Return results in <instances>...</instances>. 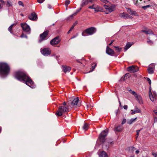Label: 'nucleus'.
Segmentation results:
<instances>
[{
	"label": "nucleus",
	"mask_w": 157,
	"mask_h": 157,
	"mask_svg": "<svg viewBox=\"0 0 157 157\" xmlns=\"http://www.w3.org/2000/svg\"><path fill=\"white\" fill-rule=\"evenodd\" d=\"M15 77L19 81H25V84L31 88H34L35 86L33 81L24 71H18L16 72Z\"/></svg>",
	"instance_id": "f257e3e1"
},
{
	"label": "nucleus",
	"mask_w": 157,
	"mask_h": 157,
	"mask_svg": "<svg viewBox=\"0 0 157 157\" xmlns=\"http://www.w3.org/2000/svg\"><path fill=\"white\" fill-rule=\"evenodd\" d=\"M10 68L8 64L4 63H0V75L2 77H4L9 74Z\"/></svg>",
	"instance_id": "f03ea898"
},
{
	"label": "nucleus",
	"mask_w": 157,
	"mask_h": 157,
	"mask_svg": "<svg viewBox=\"0 0 157 157\" xmlns=\"http://www.w3.org/2000/svg\"><path fill=\"white\" fill-rule=\"evenodd\" d=\"M96 31V29L93 27L87 29L82 33L83 36H86L88 35H91L95 33Z\"/></svg>",
	"instance_id": "7ed1b4c3"
},
{
	"label": "nucleus",
	"mask_w": 157,
	"mask_h": 157,
	"mask_svg": "<svg viewBox=\"0 0 157 157\" xmlns=\"http://www.w3.org/2000/svg\"><path fill=\"white\" fill-rule=\"evenodd\" d=\"M68 111V109L67 107L61 106L59 107L58 110L56 113V115L57 116H60L62 115L63 113L67 112Z\"/></svg>",
	"instance_id": "20e7f679"
},
{
	"label": "nucleus",
	"mask_w": 157,
	"mask_h": 157,
	"mask_svg": "<svg viewBox=\"0 0 157 157\" xmlns=\"http://www.w3.org/2000/svg\"><path fill=\"white\" fill-rule=\"evenodd\" d=\"M128 91L130 92V93L134 95L136 99L140 104L143 103L142 98L140 95L137 94L135 92L132 91L131 89L128 90Z\"/></svg>",
	"instance_id": "39448f33"
},
{
	"label": "nucleus",
	"mask_w": 157,
	"mask_h": 157,
	"mask_svg": "<svg viewBox=\"0 0 157 157\" xmlns=\"http://www.w3.org/2000/svg\"><path fill=\"white\" fill-rule=\"evenodd\" d=\"M108 130H103L100 134L99 139L100 141L104 142L105 140V138L107 135Z\"/></svg>",
	"instance_id": "423d86ee"
},
{
	"label": "nucleus",
	"mask_w": 157,
	"mask_h": 157,
	"mask_svg": "<svg viewBox=\"0 0 157 157\" xmlns=\"http://www.w3.org/2000/svg\"><path fill=\"white\" fill-rule=\"evenodd\" d=\"M48 33V31H46L44 32L43 33L40 34V39L39 40V42L41 43L43 41L46 40L47 36Z\"/></svg>",
	"instance_id": "0eeeda50"
},
{
	"label": "nucleus",
	"mask_w": 157,
	"mask_h": 157,
	"mask_svg": "<svg viewBox=\"0 0 157 157\" xmlns=\"http://www.w3.org/2000/svg\"><path fill=\"white\" fill-rule=\"evenodd\" d=\"M115 5L113 4L110 5H104L103 6L104 8L109 13H111L113 11L115 8Z\"/></svg>",
	"instance_id": "6e6552de"
},
{
	"label": "nucleus",
	"mask_w": 157,
	"mask_h": 157,
	"mask_svg": "<svg viewBox=\"0 0 157 157\" xmlns=\"http://www.w3.org/2000/svg\"><path fill=\"white\" fill-rule=\"evenodd\" d=\"M21 26L22 27V29L28 34L30 33V28L29 26L26 23H21Z\"/></svg>",
	"instance_id": "1a4fd4ad"
},
{
	"label": "nucleus",
	"mask_w": 157,
	"mask_h": 157,
	"mask_svg": "<svg viewBox=\"0 0 157 157\" xmlns=\"http://www.w3.org/2000/svg\"><path fill=\"white\" fill-rule=\"evenodd\" d=\"M149 94L150 98L152 101H154L157 99V95L156 93L155 92H153L152 94L150 88Z\"/></svg>",
	"instance_id": "9d476101"
},
{
	"label": "nucleus",
	"mask_w": 157,
	"mask_h": 157,
	"mask_svg": "<svg viewBox=\"0 0 157 157\" xmlns=\"http://www.w3.org/2000/svg\"><path fill=\"white\" fill-rule=\"evenodd\" d=\"M41 53L44 56H48L51 54V51L50 48H45L40 49Z\"/></svg>",
	"instance_id": "9b49d317"
},
{
	"label": "nucleus",
	"mask_w": 157,
	"mask_h": 157,
	"mask_svg": "<svg viewBox=\"0 0 157 157\" xmlns=\"http://www.w3.org/2000/svg\"><path fill=\"white\" fill-rule=\"evenodd\" d=\"M60 41V39L59 37H56L50 42V44L52 45H56L58 44Z\"/></svg>",
	"instance_id": "f8f14e48"
},
{
	"label": "nucleus",
	"mask_w": 157,
	"mask_h": 157,
	"mask_svg": "<svg viewBox=\"0 0 157 157\" xmlns=\"http://www.w3.org/2000/svg\"><path fill=\"white\" fill-rule=\"evenodd\" d=\"M127 69L130 72H134L138 71L139 70V68L137 67L131 66L128 67Z\"/></svg>",
	"instance_id": "ddd939ff"
},
{
	"label": "nucleus",
	"mask_w": 157,
	"mask_h": 157,
	"mask_svg": "<svg viewBox=\"0 0 157 157\" xmlns=\"http://www.w3.org/2000/svg\"><path fill=\"white\" fill-rule=\"evenodd\" d=\"M155 69V65L154 63H152L150 64L148 68V73L150 74H152L154 73Z\"/></svg>",
	"instance_id": "4468645a"
},
{
	"label": "nucleus",
	"mask_w": 157,
	"mask_h": 157,
	"mask_svg": "<svg viewBox=\"0 0 157 157\" xmlns=\"http://www.w3.org/2000/svg\"><path fill=\"white\" fill-rule=\"evenodd\" d=\"M106 52L107 54L110 56H113L114 54V52L112 49L107 46Z\"/></svg>",
	"instance_id": "2eb2a0df"
},
{
	"label": "nucleus",
	"mask_w": 157,
	"mask_h": 157,
	"mask_svg": "<svg viewBox=\"0 0 157 157\" xmlns=\"http://www.w3.org/2000/svg\"><path fill=\"white\" fill-rule=\"evenodd\" d=\"M37 17L36 13H32L29 16V18L30 20L34 21L37 19Z\"/></svg>",
	"instance_id": "dca6fc26"
},
{
	"label": "nucleus",
	"mask_w": 157,
	"mask_h": 157,
	"mask_svg": "<svg viewBox=\"0 0 157 157\" xmlns=\"http://www.w3.org/2000/svg\"><path fill=\"white\" fill-rule=\"evenodd\" d=\"M119 16L121 17H122L124 18H131L132 17L131 16L129 15L128 14L125 13H120L119 14Z\"/></svg>",
	"instance_id": "f3484780"
},
{
	"label": "nucleus",
	"mask_w": 157,
	"mask_h": 157,
	"mask_svg": "<svg viewBox=\"0 0 157 157\" xmlns=\"http://www.w3.org/2000/svg\"><path fill=\"white\" fill-rule=\"evenodd\" d=\"M131 111H132L131 113L132 115L134 114L137 113H140L141 112V110L139 109L136 106L135 107L134 110H131Z\"/></svg>",
	"instance_id": "a211bd4d"
},
{
	"label": "nucleus",
	"mask_w": 157,
	"mask_h": 157,
	"mask_svg": "<svg viewBox=\"0 0 157 157\" xmlns=\"http://www.w3.org/2000/svg\"><path fill=\"white\" fill-rule=\"evenodd\" d=\"M79 101V98L77 97L75 98L71 102V105L72 106H74L77 105Z\"/></svg>",
	"instance_id": "6ab92c4d"
},
{
	"label": "nucleus",
	"mask_w": 157,
	"mask_h": 157,
	"mask_svg": "<svg viewBox=\"0 0 157 157\" xmlns=\"http://www.w3.org/2000/svg\"><path fill=\"white\" fill-rule=\"evenodd\" d=\"M63 71L65 73L69 72L71 70V68L67 66H63Z\"/></svg>",
	"instance_id": "aec40b11"
},
{
	"label": "nucleus",
	"mask_w": 157,
	"mask_h": 157,
	"mask_svg": "<svg viewBox=\"0 0 157 157\" xmlns=\"http://www.w3.org/2000/svg\"><path fill=\"white\" fill-rule=\"evenodd\" d=\"M123 129V126L121 125H120L115 127L114 131L115 132H120Z\"/></svg>",
	"instance_id": "412c9836"
},
{
	"label": "nucleus",
	"mask_w": 157,
	"mask_h": 157,
	"mask_svg": "<svg viewBox=\"0 0 157 157\" xmlns=\"http://www.w3.org/2000/svg\"><path fill=\"white\" fill-rule=\"evenodd\" d=\"M99 157H107V155L105 152L102 151L99 155Z\"/></svg>",
	"instance_id": "4be33fe9"
},
{
	"label": "nucleus",
	"mask_w": 157,
	"mask_h": 157,
	"mask_svg": "<svg viewBox=\"0 0 157 157\" xmlns=\"http://www.w3.org/2000/svg\"><path fill=\"white\" fill-rule=\"evenodd\" d=\"M136 119L137 118L136 117L134 119L132 118L130 120H128L127 121V123L130 124H131L134 122L135 120H136Z\"/></svg>",
	"instance_id": "5701e85b"
},
{
	"label": "nucleus",
	"mask_w": 157,
	"mask_h": 157,
	"mask_svg": "<svg viewBox=\"0 0 157 157\" xmlns=\"http://www.w3.org/2000/svg\"><path fill=\"white\" fill-rule=\"evenodd\" d=\"M94 8V10L96 12L100 11L101 10V8L97 5H96Z\"/></svg>",
	"instance_id": "b1692460"
},
{
	"label": "nucleus",
	"mask_w": 157,
	"mask_h": 157,
	"mask_svg": "<svg viewBox=\"0 0 157 157\" xmlns=\"http://www.w3.org/2000/svg\"><path fill=\"white\" fill-rule=\"evenodd\" d=\"M132 44L129 43H128L124 48V51H126L128 49L132 46Z\"/></svg>",
	"instance_id": "393cba45"
},
{
	"label": "nucleus",
	"mask_w": 157,
	"mask_h": 157,
	"mask_svg": "<svg viewBox=\"0 0 157 157\" xmlns=\"http://www.w3.org/2000/svg\"><path fill=\"white\" fill-rule=\"evenodd\" d=\"M16 25V24H13L12 25H11L8 28V30L9 31L10 33H11L13 34V32L11 31L14 25Z\"/></svg>",
	"instance_id": "a878e982"
},
{
	"label": "nucleus",
	"mask_w": 157,
	"mask_h": 157,
	"mask_svg": "<svg viewBox=\"0 0 157 157\" xmlns=\"http://www.w3.org/2000/svg\"><path fill=\"white\" fill-rule=\"evenodd\" d=\"M142 31L144 33L146 34H150L152 33L151 31L149 29L147 30H143Z\"/></svg>",
	"instance_id": "bb28decb"
},
{
	"label": "nucleus",
	"mask_w": 157,
	"mask_h": 157,
	"mask_svg": "<svg viewBox=\"0 0 157 157\" xmlns=\"http://www.w3.org/2000/svg\"><path fill=\"white\" fill-rule=\"evenodd\" d=\"M130 76V75L129 73H127L124 75V77H122L121 78L122 80H125L126 79H127L128 78H129Z\"/></svg>",
	"instance_id": "cd10ccee"
},
{
	"label": "nucleus",
	"mask_w": 157,
	"mask_h": 157,
	"mask_svg": "<svg viewBox=\"0 0 157 157\" xmlns=\"http://www.w3.org/2000/svg\"><path fill=\"white\" fill-rule=\"evenodd\" d=\"M88 4V3L87 1V0H83L82 1L81 6H84L87 5Z\"/></svg>",
	"instance_id": "c85d7f7f"
},
{
	"label": "nucleus",
	"mask_w": 157,
	"mask_h": 157,
	"mask_svg": "<svg viewBox=\"0 0 157 157\" xmlns=\"http://www.w3.org/2000/svg\"><path fill=\"white\" fill-rule=\"evenodd\" d=\"M88 125L87 123H85L83 127V129L85 130H86L88 128Z\"/></svg>",
	"instance_id": "c756f323"
},
{
	"label": "nucleus",
	"mask_w": 157,
	"mask_h": 157,
	"mask_svg": "<svg viewBox=\"0 0 157 157\" xmlns=\"http://www.w3.org/2000/svg\"><path fill=\"white\" fill-rule=\"evenodd\" d=\"M113 47L115 48L117 52H120L122 49L121 48H120L118 46H114Z\"/></svg>",
	"instance_id": "7c9ffc66"
},
{
	"label": "nucleus",
	"mask_w": 157,
	"mask_h": 157,
	"mask_svg": "<svg viewBox=\"0 0 157 157\" xmlns=\"http://www.w3.org/2000/svg\"><path fill=\"white\" fill-rule=\"evenodd\" d=\"M96 65H97V64H95V65H94V66L92 65V69L89 72H91L93 71L94 70L95 68V67L96 66Z\"/></svg>",
	"instance_id": "2f4dec72"
},
{
	"label": "nucleus",
	"mask_w": 157,
	"mask_h": 157,
	"mask_svg": "<svg viewBox=\"0 0 157 157\" xmlns=\"http://www.w3.org/2000/svg\"><path fill=\"white\" fill-rule=\"evenodd\" d=\"M70 3V1L69 0H67L65 1V5L66 6H67Z\"/></svg>",
	"instance_id": "473e14b6"
},
{
	"label": "nucleus",
	"mask_w": 157,
	"mask_h": 157,
	"mask_svg": "<svg viewBox=\"0 0 157 157\" xmlns=\"http://www.w3.org/2000/svg\"><path fill=\"white\" fill-rule=\"evenodd\" d=\"M96 6L95 4H93L91 6H90L88 7V8L90 9H94V7Z\"/></svg>",
	"instance_id": "72a5a7b5"
},
{
	"label": "nucleus",
	"mask_w": 157,
	"mask_h": 157,
	"mask_svg": "<svg viewBox=\"0 0 157 157\" xmlns=\"http://www.w3.org/2000/svg\"><path fill=\"white\" fill-rule=\"evenodd\" d=\"M150 7V6L148 5L146 6H144L142 7V8L144 10L146 9L147 8H149Z\"/></svg>",
	"instance_id": "f704fd0d"
},
{
	"label": "nucleus",
	"mask_w": 157,
	"mask_h": 157,
	"mask_svg": "<svg viewBox=\"0 0 157 157\" xmlns=\"http://www.w3.org/2000/svg\"><path fill=\"white\" fill-rule=\"evenodd\" d=\"M126 120L125 119H124L122 121L121 124H124L126 122Z\"/></svg>",
	"instance_id": "c9c22d12"
},
{
	"label": "nucleus",
	"mask_w": 157,
	"mask_h": 157,
	"mask_svg": "<svg viewBox=\"0 0 157 157\" xmlns=\"http://www.w3.org/2000/svg\"><path fill=\"white\" fill-rule=\"evenodd\" d=\"M128 11L129 13L132 14H133V13H132V10L131 9L128 8Z\"/></svg>",
	"instance_id": "e433bc0d"
},
{
	"label": "nucleus",
	"mask_w": 157,
	"mask_h": 157,
	"mask_svg": "<svg viewBox=\"0 0 157 157\" xmlns=\"http://www.w3.org/2000/svg\"><path fill=\"white\" fill-rule=\"evenodd\" d=\"M147 81H148L149 84L151 85V81L150 79L149 78H147Z\"/></svg>",
	"instance_id": "4c0bfd02"
},
{
	"label": "nucleus",
	"mask_w": 157,
	"mask_h": 157,
	"mask_svg": "<svg viewBox=\"0 0 157 157\" xmlns=\"http://www.w3.org/2000/svg\"><path fill=\"white\" fill-rule=\"evenodd\" d=\"M81 9V8H80L78 9L77 10L76 12L74 13L75 15H76L78 13Z\"/></svg>",
	"instance_id": "58836bf2"
},
{
	"label": "nucleus",
	"mask_w": 157,
	"mask_h": 157,
	"mask_svg": "<svg viewBox=\"0 0 157 157\" xmlns=\"http://www.w3.org/2000/svg\"><path fill=\"white\" fill-rule=\"evenodd\" d=\"M140 131V130H138L136 131V136H137L136 138H137V137L138 136L139 133Z\"/></svg>",
	"instance_id": "ea45409f"
},
{
	"label": "nucleus",
	"mask_w": 157,
	"mask_h": 157,
	"mask_svg": "<svg viewBox=\"0 0 157 157\" xmlns=\"http://www.w3.org/2000/svg\"><path fill=\"white\" fill-rule=\"evenodd\" d=\"M147 42L149 44H153L152 41L151 40H147Z\"/></svg>",
	"instance_id": "a19ab883"
},
{
	"label": "nucleus",
	"mask_w": 157,
	"mask_h": 157,
	"mask_svg": "<svg viewBox=\"0 0 157 157\" xmlns=\"http://www.w3.org/2000/svg\"><path fill=\"white\" fill-rule=\"evenodd\" d=\"M18 4L20 6H23V3L21 1H19L18 2Z\"/></svg>",
	"instance_id": "79ce46f5"
},
{
	"label": "nucleus",
	"mask_w": 157,
	"mask_h": 157,
	"mask_svg": "<svg viewBox=\"0 0 157 157\" xmlns=\"http://www.w3.org/2000/svg\"><path fill=\"white\" fill-rule=\"evenodd\" d=\"M45 0H37L38 2L40 3H42Z\"/></svg>",
	"instance_id": "37998d69"
},
{
	"label": "nucleus",
	"mask_w": 157,
	"mask_h": 157,
	"mask_svg": "<svg viewBox=\"0 0 157 157\" xmlns=\"http://www.w3.org/2000/svg\"><path fill=\"white\" fill-rule=\"evenodd\" d=\"M100 0L105 3H107L108 2V1H107V0Z\"/></svg>",
	"instance_id": "c03bdc74"
},
{
	"label": "nucleus",
	"mask_w": 157,
	"mask_h": 157,
	"mask_svg": "<svg viewBox=\"0 0 157 157\" xmlns=\"http://www.w3.org/2000/svg\"><path fill=\"white\" fill-rule=\"evenodd\" d=\"M152 155L155 157H156L157 156V153H153L152 154Z\"/></svg>",
	"instance_id": "a18cd8bd"
},
{
	"label": "nucleus",
	"mask_w": 157,
	"mask_h": 157,
	"mask_svg": "<svg viewBox=\"0 0 157 157\" xmlns=\"http://www.w3.org/2000/svg\"><path fill=\"white\" fill-rule=\"evenodd\" d=\"M123 108H124V109H127V108H128V106L127 105H124L123 106Z\"/></svg>",
	"instance_id": "49530a36"
},
{
	"label": "nucleus",
	"mask_w": 157,
	"mask_h": 157,
	"mask_svg": "<svg viewBox=\"0 0 157 157\" xmlns=\"http://www.w3.org/2000/svg\"><path fill=\"white\" fill-rule=\"evenodd\" d=\"M131 150H134L135 149H136V148L133 147H131Z\"/></svg>",
	"instance_id": "de8ad7c7"
},
{
	"label": "nucleus",
	"mask_w": 157,
	"mask_h": 157,
	"mask_svg": "<svg viewBox=\"0 0 157 157\" xmlns=\"http://www.w3.org/2000/svg\"><path fill=\"white\" fill-rule=\"evenodd\" d=\"M140 152V151L138 150H137L136 151L135 153L136 154H138Z\"/></svg>",
	"instance_id": "09e8293b"
},
{
	"label": "nucleus",
	"mask_w": 157,
	"mask_h": 157,
	"mask_svg": "<svg viewBox=\"0 0 157 157\" xmlns=\"http://www.w3.org/2000/svg\"><path fill=\"white\" fill-rule=\"evenodd\" d=\"M48 7L49 9H51L52 8V6L50 5H48Z\"/></svg>",
	"instance_id": "8fccbe9b"
},
{
	"label": "nucleus",
	"mask_w": 157,
	"mask_h": 157,
	"mask_svg": "<svg viewBox=\"0 0 157 157\" xmlns=\"http://www.w3.org/2000/svg\"><path fill=\"white\" fill-rule=\"evenodd\" d=\"M0 2L2 3V4H5V2L3 1L2 0H0Z\"/></svg>",
	"instance_id": "3c124183"
},
{
	"label": "nucleus",
	"mask_w": 157,
	"mask_h": 157,
	"mask_svg": "<svg viewBox=\"0 0 157 157\" xmlns=\"http://www.w3.org/2000/svg\"><path fill=\"white\" fill-rule=\"evenodd\" d=\"M75 26L72 25L70 29V31H71L74 28Z\"/></svg>",
	"instance_id": "603ef678"
},
{
	"label": "nucleus",
	"mask_w": 157,
	"mask_h": 157,
	"mask_svg": "<svg viewBox=\"0 0 157 157\" xmlns=\"http://www.w3.org/2000/svg\"><path fill=\"white\" fill-rule=\"evenodd\" d=\"M114 41V40H112V41H111L110 43L109 44V45L110 46L111 45V44L113 43Z\"/></svg>",
	"instance_id": "864d4df0"
},
{
	"label": "nucleus",
	"mask_w": 157,
	"mask_h": 157,
	"mask_svg": "<svg viewBox=\"0 0 157 157\" xmlns=\"http://www.w3.org/2000/svg\"><path fill=\"white\" fill-rule=\"evenodd\" d=\"M77 23L76 22H75L72 25H73L74 26H75L77 25Z\"/></svg>",
	"instance_id": "5fc2aeb1"
},
{
	"label": "nucleus",
	"mask_w": 157,
	"mask_h": 157,
	"mask_svg": "<svg viewBox=\"0 0 157 157\" xmlns=\"http://www.w3.org/2000/svg\"><path fill=\"white\" fill-rule=\"evenodd\" d=\"M25 35L23 34H22L20 36V37L21 38H23L25 37Z\"/></svg>",
	"instance_id": "6e6d98bb"
},
{
	"label": "nucleus",
	"mask_w": 157,
	"mask_h": 157,
	"mask_svg": "<svg viewBox=\"0 0 157 157\" xmlns=\"http://www.w3.org/2000/svg\"><path fill=\"white\" fill-rule=\"evenodd\" d=\"M118 100L119 102V103L120 104V106L121 105V102L120 101V99H119V98H118Z\"/></svg>",
	"instance_id": "4d7b16f0"
},
{
	"label": "nucleus",
	"mask_w": 157,
	"mask_h": 157,
	"mask_svg": "<svg viewBox=\"0 0 157 157\" xmlns=\"http://www.w3.org/2000/svg\"><path fill=\"white\" fill-rule=\"evenodd\" d=\"M157 122V118L155 117L154 119V122Z\"/></svg>",
	"instance_id": "13d9d810"
},
{
	"label": "nucleus",
	"mask_w": 157,
	"mask_h": 157,
	"mask_svg": "<svg viewBox=\"0 0 157 157\" xmlns=\"http://www.w3.org/2000/svg\"><path fill=\"white\" fill-rule=\"evenodd\" d=\"M75 15L74 14V13H73V14L71 15V16H70V17H72L74 15Z\"/></svg>",
	"instance_id": "bf43d9fd"
},
{
	"label": "nucleus",
	"mask_w": 157,
	"mask_h": 157,
	"mask_svg": "<svg viewBox=\"0 0 157 157\" xmlns=\"http://www.w3.org/2000/svg\"><path fill=\"white\" fill-rule=\"evenodd\" d=\"M63 105L65 106V105H66V103L65 102H64V103H63Z\"/></svg>",
	"instance_id": "052dcab7"
},
{
	"label": "nucleus",
	"mask_w": 157,
	"mask_h": 157,
	"mask_svg": "<svg viewBox=\"0 0 157 157\" xmlns=\"http://www.w3.org/2000/svg\"><path fill=\"white\" fill-rule=\"evenodd\" d=\"M75 36H74L71 39H73V38H75Z\"/></svg>",
	"instance_id": "680f3d73"
},
{
	"label": "nucleus",
	"mask_w": 157,
	"mask_h": 157,
	"mask_svg": "<svg viewBox=\"0 0 157 157\" xmlns=\"http://www.w3.org/2000/svg\"><path fill=\"white\" fill-rule=\"evenodd\" d=\"M25 37L26 38H27V36H26V35H25V37Z\"/></svg>",
	"instance_id": "e2e57ef3"
},
{
	"label": "nucleus",
	"mask_w": 157,
	"mask_h": 157,
	"mask_svg": "<svg viewBox=\"0 0 157 157\" xmlns=\"http://www.w3.org/2000/svg\"><path fill=\"white\" fill-rule=\"evenodd\" d=\"M70 31V30H69V31H68V32L67 33H68V34H69V33H70V31Z\"/></svg>",
	"instance_id": "0e129e2a"
},
{
	"label": "nucleus",
	"mask_w": 157,
	"mask_h": 157,
	"mask_svg": "<svg viewBox=\"0 0 157 157\" xmlns=\"http://www.w3.org/2000/svg\"><path fill=\"white\" fill-rule=\"evenodd\" d=\"M130 157H134V155H132V156H130Z\"/></svg>",
	"instance_id": "69168bd1"
},
{
	"label": "nucleus",
	"mask_w": 157,
	"mask_h": 157,
	"mask_svg": "<svg viewBox=\"0 0 157 157\" xmlns=\"http://www.w3.org/2000/svg\"><path fill=\"white\" fill-rule=\"evenodd\" d=\"M21 16H23V15L22 14H21Z\"/></svg>",
	"instance_id": "338daca9"
},
{
	"label": "nucleus",
	"mask_w": 157,
	"mask_h": 157,
	"mask_svg": "<svg viewBox=\"0 0 157 157\" xmlns=\"http://www.w3.org/2000/svg\"><path fill=\"white\" fill-rule=\"evenodd\" d=\"M1 8V4H0V9Z\"/></svg>",
	"instance_id": "774afa93"
}]
</instances>
